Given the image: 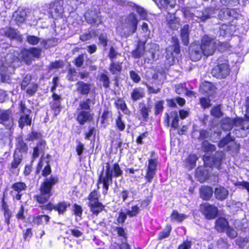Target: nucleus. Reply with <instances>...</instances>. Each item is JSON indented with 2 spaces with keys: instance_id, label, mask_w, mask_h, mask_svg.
I'll list each match as a JSON object with an SVG mask.
<instances>
[{
  "instance_id": "50",
  "label": "nucleus",
  "mask_w": 249,
  "mask_h": 249,
  "mask_svg": "<svg viewBox=\"0 0 249 249\" xmlns=\"http://www.w3.org/2000/svg\"><path fill=\"white\" fill-rule=\"evenodd\" d=\"M3 208L4 210V215L5 218V222L8 225L10 223V219L11 216V213L7 208V206L3 205Z\"/></svg>"
},
{
  "instance_id": "8",
  "label": "nucleus",
  "mask_w": 249,
  "mask_h": 249,
  "mask_svg": "<svg viewBox=\"0 0 249 249\" xmlns=\"http://www.w3.org/2000/svg\"><path fill=\"white\" fill-rule=\"evenodd\" d=\"M99 193L95 190L91 192L88 196L89 200L88 206L90 208L91 212L96 215L100 213L104 207L103 204L99 201Z\"/></svg>"
},
{
  "instance_id": "41",
  "label": "nucleus",
  "mask_w": 249,
  "mask_h": 249,
  "mask_svg": "<svg viewBox=\"0 0 249 249\" xmlns=\"http://www.w3.org/2000/svg\"><path fill=\"white\" fill-rule=\"evenodd\" d=\"M69 206V204H67L66 202H61L55 206V210L57 211L59 214H63L66 212Z\"/></svg>"
},
{
  "instance_id": "23",
  "label": "nucleus",
  "mask_w": 249,
  "mask_h": 249,
  "mask_svg": "<svg viewBox=\"0 0 249 249\" xmlns=\"http://www.w3.org/2000/svg\"><path fill=\"white\" fill-rule=\"evenodd\" d=\"M215 197L220 200H223L227 198L229 195L228 191L222 186L217 187L214 190Z\"/></svg>"
},
{
  "instance_id": "21",
  "label": "nucleus",
  "mask_w": 249,
  "mask_h": 249,
  "mask_svg": "<svg viewBox=\"0 0 249 249\" xmlns=\"http://www.w3.org/2000/svg\"><path fill=\"white\" fill-rule=\"evenodd\" d=\"M30 76H27L25 79L22 82L21 86L22 89H25L27 87L26 90L27 93L32 95L36 92L37 86L36 84L34 83L27 84V82L30 80Z\"/></svg>"
},
{
  "instance_id": "42",
  "label": "nucleus",
  "mask_w": 249,
  "mask_h": 249,
  "mask_svg": "<svg viewBox=\"0 0 249 249\" xmlns=\"http://www.w3.org/2000/svg\"><path fill=\"white\" fill-rule=\"evenodd\" d=\"M213 89L214 87L211 83L207 82L201 86L200 89L208 95H210L212 93Z\"/></svg>"
},
{
  "instance_id": "4",
  "label": "nucleus",
  "mask_w": 249,
  "mask_h": 249,
  "mask_svg": "<svg viewBox=\"0 0 249 249\" xmlns=\"http://www.w3.org/2000/svg\"><path fill=\"white\" fill-rule=\"evenodd\" d=\"M233 125L240 127L241 130L244 131L243 134H240L239 130L236 129L235 135L237 137H243L246 136V131H249V122L241 118L231 119L229 117H226L221 120V126L224 130H230Z\"/></svg>"
},
{
  "instance_id": "52",
  "label": "nucleus",
  "mask_w": 249,
  "mask_h": 249,
  "mask_svg": "<svg viewBox=\"0 0 249 249\" xmlns=\"http://www.w3.org/2000/svg\"><path fill=\"white\" fill-rule=\"evenodd\" d=\"M116 125L120 131H123L125 128V124L122 121L120 114L116 120Z\"/></svg>"
},
{
  "instance_id": "33",
  "label": "nucleus",
  "mask_w": 249,
  "mask_h": 249,
  "mask_svg": "<svg viewBox=\"0 0 249 249\" xmlns=\"http://www.w3.org/2000/svg\"><path fill=\"white\" fill-rule=\"evenodd\" d=\"M187 217V216L186 215L183 213H179L178 211L174 210L171 214V220L172 221L181 222Z\"/></svg>"
},
{
  "instance_id": "17",
  "label": "nucleus",
  "mask_w": 249,
  "mask_h": 249,
  "mask_svg": "<svg viewBox=\"0 0 249 249\" xmlns=\"http://www.w3.org/2000/svg\"><path fill=\"white\" fill-rule=\"evenodd\" d=\"M200 209L208 219L214 218L216 216L218 211L217 207L208 203L202 204L200 206Z\"/></svg>"
},
{
  "instance_id": "3",
  "label": "nucleus",
  "mask_w": 249,
  "mask_h": 249,
  "mask_svg": "<svg viewBox=\"0 0 249 249\" xmlns=\"http://www.w3.org/2000/svg\"><path fill=\"white\" fill-rule=\"evenodd\" d=\"M58 182L56 176H51L46 178L42 183L40 188V194L36 196L37 201L40 204L46 203L52 196L51 190L52 187Z\"/></svg>"
},
{
  "instance_id": "10",
  "label": "nucleus",
  "mask_w": 249,
  "mask_h": 249,
  "mask_svg": "<svg viewBox=\"0 0 249 249\" xmlns=\"http://www.w3.org/2000/svg\"><path fill=\"white\" fill-rule=\"evenodd\" d=\"M201 50L205 56L212 55L216 48V42L214 39L205 36L201 40Z\"/></svg>"
},
{
  "instance_id": "61",
  "label": "nucleus",
  "mask_w": 249,
  "mask_h": 249,
  "mask_svg": "<svg viewBox=\"0 0 249 249\" xmlns=\"http://www.w3.org/2000/svg\"><path fill=\"white\" fill-rule=\"evenodd\" d=\"M200 104L204 108H208L210 106V100L206 98H202L200 99Z\"/></svg>"
},
{
  "instance_id": "9",
  "label": "nucleus",
  "mask_w": 249,
  "mask_h": 249,
  "mask_svg": "<svg viewBox=\"0 0 249 249\" xmlns=\"http://www.w3.org/2000/svg\"><path fill=\"white\" fill-rule=\"evenodd\" d=\"M154 155V153L153 152L151 158L148 160L147 164L145 165L146 169L144 178L148 182H152L157 172L158 161V159Z\"/></svg>"
},
{
  "instance_id": "26",
  "label": "nucleus",
  "mask_w": 249,
  "mask_h": 249,
  "mask_svg": "<svg viewBox=\"0 0 249 249\" xmlns=\"http://www.w3.org/2000/svg\"><path fill=\"white\" fill-rule=\"evenodd\" d=\"M144 92L143 89L142 88H135L132 90L131 93V99L134 101H136L143 97Z\"/></svg>"
},
{
  "instance_id": "1",
  "label": "nucleus",
  "mask_w": 249,
  "mask_h": 249,
  "mask_svg": "<svg viewBox=\"0 0 249 249\" xmlns=\"http://www.w3.org/2000/svg\"><path fill=\"white\" fill-rule=\"evenodd\" d=\"M70 7L68 0H54L49 5V14L52 18L57 19L66 18L69 14H72V16L68 17L69 24L73 26H76L82 22L81 18L77 14L73 13H69L67 7Z\"/></svg>"
},
{
  "instance_id": "44",
  "label": "nucleus",
  "mask_w": 249,
  "mask_h": 249,
  "mask_svg": "<svg viewBox=\"0 0 249 249\" xmlns=\"http://www.w3.org/2000/svg\"><path fill=\"white\" fill-rule=\"evenodd\" d=\"M115 105L119 109H121L124 113H126L127 111L126 105L123 99H118L115 102Z\"/></svg>"
},
{
  "instance_id": "27",
  "label": "nucleus",
  "mask_w": 249,
  "mask_h": 249,
  "mask_svg": "<svg viewBox=\"0 0 249 249\" xmlns=\"http://www.w3.org/2000/svg\"><path fill=\"white\" fill-rule=\"evenodd\" d=\"M189 26L188 25H185L181 30V38L185 45H188L189 44Z\"/></svg>"
},
{
  "instance_id": "24",
  "label": "nucleus",
  "mask_w": 249,
  "mask_h": 249,
  "mask_svg": "<svg viewBox=\"0 0 249 249\" xmlns=\"http://www.w3.org/2000/svg\"><path fill=\"white\" fill-rule=\"evenodd\" d=\"M198 160L197 157L195 154H191L186 159L185 166L189 170H191L196 166V162Z\"/></svg>"
},
{
  "instance_id": "55",
  "label": "nucleus",
  "mask_w": 249,
  "mask_h": 249,
  "mask_svg": "<svg viewBox=\"0 0 249 249\" xmlns=\"http://www.w3.org/2000/svg\"><path fill=\"white\" fill-rule=\"evenodd\" d=\"M45 147L46 142L43 140H41L39 142L35 148L38 150L40 152L43 153L45 150Z\"/></svg>"
},
{
  "instance_id": "20",
  "label": "nucleus",
  "mask_w": 249,
  "mask_h": 249,
  "mask_svg": "<svg viewBox=\"0 0 249 249\" xmlns=\"http://www.w3.org/2000/svg\"><path fill=\"white\" fill-rule=\"evenodd\" d=\"M27 41L32 45H36L40 43V46L42 48H48L50 47L48 43L51 41L50 39L45 40L42 38H39L36 36L28 35L27 36Z\"/></svg>"
},
{
  "instance_id": "38",
  "label": "nucleus",
  "mask_w": 249,
  "mask_h": 249,
  "mask_svg": "<svg viewBox=\"0 0 249 249\" xmlns=\"http://www.w3.org/2000/svg\"><path fill=\"white\" fill-rule=\"evenodd\" d=\"M130 7H131V10L136 11L140 15V16L142 19H144L146 18V13L145 10L142 7H140L134 4H131Z\"/></svg>"
},
{
  "instance_id": "2",
  "label": "nucleus",
  "mask_w": 249,
  "mask_h": 249,
  "mask_svg": "<svg viewBox=\"0 0 249 249\" xmlns=\"http://www.w3.org/2000/svg\"><path fill=\"white\" fill-rule=\"evenodd\" d=\"M138 22L139 20L133 12L117 24V32L122 36H129L136 32Z\"/></svg>"
},
{
  "instance_id": "57",
  "label": "nucleus",
  "mask_w": 249,
  "mask_h": 249,
  "mask_svg": "<svg viewBox=\"0 0 249 249\" xmlns=\"http://www.w3.org/2000/svg\"><path fill=\"white\" fill-rule=\"evenodd\" d=\"M127 214L126 213L121 212L119 213V216L117 218V222L119 224H122L124 222L126 219Z\"/></svg>"
},
{
  "instance_id": "28",
  "label": "nucleus",
  "mask_w": 249,
  "mask_h": 249,
  "mask_svg": "<svg viewBox=\"0 0 249 249\" xmlns=\"http://www.w3.org/2000/svg\"><path fill=\"white\" fill-rule=\"evenodd\" d=\"M0 123L3 124L6 127L10 128L13 125V120L10 118L7 113L3 112L0 115Z\"/></svg>"
},
{
  "instance_id": "58",
  "label": "nucleus",
  "mask_w": 249,
  "mask_h": 249,
  "mask_svg": "<svg viewBox=\"0 0 249 249\" xmlns=\"http://www.w3.org/2000/svg\"><path fill=\"white\" fill-rule=\"evenodd\" d=\"M163 101L158 102L155 105V114H159L161 112L163 109Z\"/></svg>"
},
{
  "instance_id": "31",
  "label": "nucleus",
  "mask_w": 249,
  "mask_h": 249,
  "mask_svg": "<svg viewBox=\"0 0 249 249\" xmlns=\"http://www.w3.org/2000/svg\"><path fill=\"white\" fill-rule=\"evenodd\" d=\"M168 24L172 29H178L180 26V19L175 15H171L168 20Z\"/></svg>"
},
{
  "instance_id": "32",
  "label": "nucleus",
  "mask_w": 249,
  "mask_h": 249,
  "mask_svg": "<svg viewBox=\"0 0 249 249\" xmlns=\"http://www.w3.org/2000/svg\"><path fill=\"white\" fill-rule=\"evenodd\" d=\"M189 51L190 58L194 61H197L200 60L202 54H203L201 50L200 51L199 50H195L190 48Z\"/></svg>"
},
{
  "instance_id": "39",
  "label": "nucleus",
  "mask_w": 249,
  "mask_h": 249,
  "mask_svg": "<svg viewBox=\"0 0 249 249\" xmlns=\"http://www.w3.org/2000/svg\"><path fill=\"white\" fill-rule=\"evenodd\" d=\"M144 46L139 45L137 48L132 52V55L135 58H139L144 56Z\"/></svg>"
},
{
  "instance_id": "51",
  "label": "nucleus",
  "mask_w": 249,
  "mask_h": 249,
  "mask_svg": "<svg viewBox=\"0 0 249 249\" xmlns=\"http://www.w3.org/2000/svg\"><path fill=\"white\" fill-rule=\"evenodd\" d=\"M187 91V88L185 83L178 85L176 88V92L178 94H182Z\"/></svg>"
},
{
  "instance_id": "54",
  "label": "nucleus",
  "mask_w": 249,
  "mask_h": 249,
  "mask_svg": "<svg viewBox=\"0 0 249 249\" xmlns=\"http://www.w3.org/2000/svg\"><path fill=\"white\" fill-rule=\"evenodd\" d=\"M231 11L229 9H226L223 11H221L219 14L220 18H221L222 19H227L228 17H230Z\"/></svg>"
},
{
  "instance_id": "47",
  "label": "nucleus",
  "mask_w": 249,
  "mask_h": 249,
  "mask_svg": "<svg viewBox=\"0 0 249 249\" xmlns=\"http://www.w3.org/2000/svg\"><path fill=\"white\" fill-rule=\"evenodd\" d=\"M15 21L18 23L24 22L25 19L24 12H16L13 15Z\"/></svg>"
},
{
  "instance_id": "22",
  "label": "nucleus",
  "mask_w": 249,
  "mask_h": 249,
  "mask_svg": "<svg viewBox=\"0 0 249 249\" xmlns=\"http://www.w3.org/2000/svg\"><path fill=\"white\" fill-rule=\"evenodd\" d=\"M76 90L81 95H88L91 89V85L89 83L79 81L76 84Z\"/></svg>"
},
{
  "instance_id": "29",
  "label": "nucleus",
  "mask_w": 249,
  "mask_h": 249,
  "mask_svg": "<svg viewBox=\"0 0 249 249\" xmlns=\"http://www.w3.org/2000/svg\"><path fill=\"white\" fill-rule=\"evenodd\" d=\"M228 222L225 218H218L215 223V228L220 232L224 231L228 228Z\"/></svg>"
},
{
  "instance_id": "37",
  "label": "nucleus",
  "mask_w": 249,
  "mask_h": 249,
  "mask_svg": "<svg viewBox=\"0 0 249 249\" xmlns=\"http://www.w3.org/2000/svg\"><path fill=\"white\" fill-rule=\"evenodd\" d=\"M22 159V155L15 152L14 155V160L11 163V168L15 169L20 163Z\"/></svg>"
},
{
  "instance_id": "56",
  "label": "nucleus",
  "mask_w": 249,
  "mask_h": 249,
  "mask_svg": "<svg viewBox=\"0 0 249 249\" xmlns=\"http://www.w3.org/2000/svg\"><path fill=\"white\" fill-rule=\"evenodd\" d=\"M239 0H220V3L223 5L228 6L235 5L238 3Z\"/></svg>"
},
{
  "instance_id": "49",
  "label": "nucleus",
  "mask_w": 249,
  "mask_h": 249,
  "mask_svg": "<svg viewBox=\"0 0 249 249\" xmlns=\"http://www.w3.org/2000/svg\"><path fill=\"white\" fill-rule=\"evenodd\" d=\"M171 230L172 227L171 225H167L166 227V229L160 233L159 235V239L161 240L168 237L171 232Z\"/></svg>"
},
{
  "instance_id": "64",
  "label": "nucleus",
  "mask_w": 249,
  "mask_h": 249,
  "mask_svg": "<svg viewBox=\"0 0 249 249\" xmlns=\"http://www.w3.org/2000/svg\"><path fill=\"white\" fill-rule=\"evenodd\" d=\"M192 245L190 241H187L181 244L178 248V249H190Z\"/></svg>"
},
{
  "instance_id": "12",
  "label": "nucleus",
  "mask_w": 249,
  "mask_h": 249,
  "mask_svg": "<svg viewBox=\"0 0 249 249\" xmlns=\"http://www.w3.org/2000/svg\"><path fill=\"white\" fill-rule=\"evenodd\" d=\"M20 106L21 113L18 124L19 126L22 128L25 125H30L31 124L32 118L30 116L31 111L26 107L25 104L21 102Z\"/></svg>"
},
{
  "instance_id": "60",
  "label": "nucleus",
  "mask_w": 249,
  "mask_h": 249,
  "mask_svg": "<svg viewBox=\"0 0 249 249\" xmlns=\"http://www.w3.org/2000/svg\"><path fill=\"white\" fill-rule=\"evenodd\" d=\"M130 76L131 79L135 83H138L141 80V77L135 71H130Z\"/></svg>"
},
{
  "instance_id": "53",
  "label": "nucleus",
  "mask_w": 249,
  "mask_h": 249,
  "mask_svg": "<svg viewBox=\"0 0 249 249\" xmlns=\"http://www.w3.org/2000/svg\"><path fill=\"white\" fill-rule=\"evenodd\" d=\"M31 56L33 58L37 57L38 58L40 56L41 50L39 48H31L29 49Z\"/></svg>"
},
{
  "instance_id": "40",
  "label": "nucleus",
  "mask_w": 249,
  "mask_h": 249,
  "mask_svg": "<svg viewBox=\"0 0 249 249\" xmlns=\"http://www.w3.org/2000/svg\"><path fill=\"white\" fill-rule=\"evenodd\" d=\"M160 3L164 8L166 9L174 8L176 5V0H160Z\"/></svg>"
},
{
  "instance_id": "59",
  "label": "nucleus",
  "mask_w": 249,
  "mask_h": 249,
  "mask_svg": "<svg viewBox=\"0 0 249 249\" xmlns=\"http://www.w3.org/2000/svg\"><path fill=\"white\" fill-rule=\"evenodd\" d=\"M226 231L227 235L231 238H234L237 235V233L233 228L228 227Z\"/></svg>"
},
{
  "instance_id": "5",
  "label": "nucleus",
  "mask_w": 249,
  "mask_h": 249,
  "mask_svg": "<svg viewBox=\"0 0 249 249\" xmlns=\"http://www.w3.org/2000/svg\"><path fill=\"white\" fill-rule=\"evenodd\" d=\"M90 102V99H86L81 101L77 108L76 120L81 125L90 122L93 119V115L91 113Z\"/></svg>"
},
{
  "instance_id": "46",
  "label": "nucleus",
  "mask_w": 249,
  "mask_h": 249,
  "mask_svg": "<svg viewBox=\"0 0 249 249\" xmlns=\"http://www.w3.org/2000/svg\"><path fill=\"white\" fill-rule=\"evenodd\" d=\"M140 212V208L137 205H135L131 208L130 210H128L126 213L130 217L136 216Z\"/></svg>"
},
{
  "instance_id": "63",
  "label": "nucleus",
  "mask_w": 249,
  "mask_h": 249,
  "mask_svg": "<svg viewBox=\"0 0 249 249\" xmlns=\"http://www.w3.org/2000/svg\"><path fill=\"white\" fill-rule=\"evenodd\" d=\"M99 41L101 45L106 47L107 46V35L101 34L99 36Z\"/></svg>"
},
{
  "instance_id": "13",
  "label": "nucleus",
  "mask_w": 249,
  "mask_h": 249,
  "mask_svg": "<svg viewBox=\"0 0 249 249\" xmlns=\"http://www.w3.org/2000/svg\"><path fill=\"white\" fill-rule=\"evenodd\" d=\"M172 42L174 43V45L167 48L166 51V57L170 64L174 62L175 55L178 54L180 51L178 39L175 37H173Z\"/></svg>"
},
{
  "instance_id": "16",
  "label": "nucleus",
  "mask_w": 249,
  "mask_h": 249,
  "mask_svg": "<svg viewBox=\"0 0 249 249\" xmlns=\"http://www.w3.org/2000/svg\"><path fill=\"white\" fill-rule=\"evenodd\" d=\"M85 18L90 24L98 25L102 23L100 13L95 10H88L85 14Z\"/></svg>"
},
{
  "instance_id": "6",
  "label": "nucleus",
  "mask_w": 249,
  "mask_h": 249,
  "mask_svg": "<svg viewBox=\"0 0 249 249\" xmlns=\"http://www.w3.org/2000/svg\"><path fill=\"white\" fill-rule=\"evenodd\" d=\"M184 17L189 20H192L195 21H204L213 17L214 14V10L213 8H206L204 12L197 11L195 14H193L190 11L185 8L181 10Z\"/></svg>"
},
{
  "instance_id": "14",
  "label": "nucleus",
  "mask_w": 249,
  "mask_h": 249,
  "mask_svg": "<svg viewBox=\"0 0 249 249\" xmlns=\"http://www.w3.org/2000/svg\"><path fill=\"white\" fill-rule=\"evenodd\" d=\"M146 50L144 52V61L148 63H152L156 58V55L159 51V46L155 43L147 44Z\"/></svg>"
},
{
  "instance_id": "30",
  "label": "nucleus",
  "mask_w": 249,
  "mask_h": 249,
  "mask_svg": "<svg viewBox=\"0 0 249 249\" xmlns=\"http://www.w3.org/2000/svg\"><path fill=\"white\" fill-rule=\"evenodd\" d=\"M87 0H68L70 7H67L69 13H73L77 8L78 6L81 4L84 3Z\"/></svg>"
},
{
  "instance_id": "34",
  "label": "nucleus",
  "mask_w": 249,
  "mask_h": 249,
  "mask_svg": "<svg viewBox=\"0 0 249 249\" xmlns=\"http://www.w3.org/2000/svg\"><path fill=\"white\" fill-rule=\"evenodd\" d=\"M4 35L6 36L11 39L20 38L18 32L11 28L6 29L4 31Z\"/></svg>"
},
{
  "instance_id": "18",
  "label": "nucleus",
  "mask_w": 249,
  "mask_h": 249,
  "mask_svg": "<svg viewBox=\"0 0 249 249\" xmlns=\"http://www.w3.org/2000/svg\"><path fill=\"white\" fill-rule=\"evenodd\" d=\"M12 188L13 190L11 192L13 197L19 200L22 195V192L26 190L27 186L24 182H18L15 183Z\"/></svg>"
},
{
  "instance_id": "7",
  "label": "nucleus",
  "mask_w": 249,
  "mask_h": 249,
  "mask_svg": "<svg viewBox=\"0 0 249 249\" xmlns=\"http://www.w3.org/2000/svg\"><path fill=\"white\" fill-rule=\"evenodd\" d=\"M112 170L110 169V165L106 163L103 166V170L99 175L98 183H103L104 191L103 193L106 194L108 189L109 184L112 182Z\"/></svg>"
},
{
  "instance_id": "15",
  "label": "nucleus",
  "mask_w": 249,
  "mask_h": 249,
  "mask_svg": "<svg viewBox=\"0 0 249 249\" xmlns=\"http://www.w3.org/2000/svg\"><path fill=\"white\" fill-rule=\"evenodd\" d=\"M230 69L227 63L215 66L212 71V75L218 78H225L230 74Z\"/></svg>"
},
{
  "instance_id": "19",
  "label": "nucleus",
  "mask_w": 249,
  "mask_h": 249,
  "mask_svg": "<svg viewBox=\"0 0 249 249\" xmlns=\"http://www.w3.org/2000/svg\"><path fill=\"white\" fill-rule=\"evenodd\" d=\"M50 217L47 215H37L30 216V222L33 225L37 226L47 224L50 221Z\"/></svg>"
},
{
  "instance_id": "25",
  "label": "nucleus",
  "mask_w": 249,
  "mask_h": 249,
  "mask_svg": "<svg viewBox=\"0 0 249 249\" xmlns=\"http://www.w3.org/2000/svg\"><path fill=\"white\" fill-rule=\"evenodd\" d=\"M213 193L212 188L208 186H203L200 190V194L201 197L205 200L209 199Z\"/></svg>"
},
{
  "instance_id": "62",
  "label": "nucleus",
  "mask_w": 249,
  "mask_h": 249,
  "mask_svg": "<svg viewBox=\"0 0 249 249\" xmlns=\"http://www.w3.org/2000/svg\"><path fill=\"white\" fill-rule=\"evenodd\" d=\"M100 80L103 83V86L105 88L109 87V80L108 77L105 74H102L100 77Z\"/></svg>"
},
{
  "instance_id": "48",
  "label": "nucleus",
  "mask_w": 249,
  "mask_h": 249,
  "mask_svg": "<svg viewBox=\"0 0 249 249\" xmlns=\"http://www.w3.org/2000/svg\"><path fill=\"white\" fill-rule=\"evenodd\" d=\"M96 36L94 32L90 31L85 32L80 36V39L82 41H85L88 40Z\"/></svg>"
},
{
  "instance_id": "35",
  "label": "nucleus",
  "mask_w": 249,
  "mask_h": 249,
  "mask_svg": "<svg viewBox=\"0 0 249 249\" xmlns=\"http://www.w3.org/2000/svg\"><path fill=\"white\" fill-rule=\"evenodd\" d=\"M122 70V63L111 62L109 68L110 71L115 75H118Z\"/></svg>"
},
{
  "instance_id": "43",
  "label": "nucleus",
  "mask_w": 249,
  "mask_h": 249,
  "mask_svg": "<svg viewBox=\"0 0 249 249\" xmlns=\"http://www.w3.org/2000/svg\"><path fill=\"white\" fill-rule=\"evenodd\" d=\"M202 149L207 153L209 152H213L215 150L216 147L215 145L210 143L208 141H204L202 142Z\"/></svg>"
},
{
  "instance_id": "45",
  "label": "nucleus",
  "mask_w": 249,
  "mask_h": 249,
  "mask_svg": "<svg viewBox=\"0 0 249 249\" xmlns=\"http://www.w3.org/2000/svg\"><path fill=\"white\" fill-rule=\"evenodd\" d=\"M211 115L216 117L220 118L223 116V113L221 111L220 106H217L213 107L211 110Z\"/></svg>"
},
{
  "instance_id": "11",
  "label": "nucleus",
  "mask_w": 249,
  "mask_h": 249,
  "mask_svg": "<svg viewBox=\"0 0 249 249\" xmlns=\"http://www.w3.org/2000/svg\"><path fill=\"white\" fill-rule=\"evenodd\" d=\"M224 157V154L222 151H217L214 156L211 158L206 153L203 158L204 164L206 166L211 167L213 165L215 166L218 169H220L222 159Z\"/></svg>"
},
{
  "instance_id": "36",
  "label": "nucleus",
  "mask_w": 249,
  "mask_h": 249,
  "mask_svg": "<svg viewBox=\"0 0 249 249\" xmlns=\"http://www.w3.org/2000/svg\"><path fill=\"white\" fill-rule=\"evenodd\" d=\"M21 57L26 63L30 64L32 57L29 49H24L21 51Z\"/></svg>"
}]
</instances>
